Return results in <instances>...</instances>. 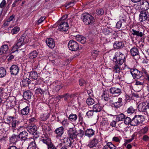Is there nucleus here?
<instances>
[{"instance_id": "nucleus-24", "label": "nucleus", "mask_w": 149, "mask_h": 149, "mask_svg": "<svg viewBox=\"0 0 149 149\" xmlns=\"http://www.w3.org/2000/svg\"><path fill=\"white\" fill-rule=\"evenodd\" d=\"M23 96L25 100H28L31 98L32 96L31 93L29 90L26 91L24 93Z\"/></svg>"}, {"instance_id": "nucleus-12", "label": "nucleus", "mask_w": 149, "mask_h": 149, "mask_svg": "<svg viewBox=\"0 0 149 149\" xmlns=\"http://www.w3.org/2000/svg\"><path fill=\"white\" fill-rule=\"evenodd\" d=\"M69 26L66 22H61L58 26L59 30L62 32H66L68 29Z\"/></svg>"}, {"instance_id": "nucleus-29", "label": "nucleus", "mask_w": 149, "mask_h": 149, "mask_svg": "<svg viewBox=\"0 0 149 149\" xmlns=\"http://www.w3.org/2000/svg\"><path fill=\"white\" fill-rule=\"evenodd\" d=\"M62 142L65 143V146L66 147H71L72 145L71 142L69 138L68 137L65 138L63 139Z\"/></svg>"}, {"instance_id": "nucleus-43", "label": "nucleus", "mask_w": 149, "mask_h": 149, "mask_svg": "<svg viewBox=\"0 0 149 149\" xmlns=\"http://www.w3.org/2000/svg\"><path fill=\"white\" fill-rule=\"evenodd\" d=\"M36 146L35 141H34L31 142L29 144L27 149H36Z\"/></svg>"}, {"instance_id": "nucleus-51", "label": "nucleus", "mask_w": 149, "mask_h": 149, "mask_svg": "<svg viewBox=\"0 0 149 149\" xmlns=\"http://www.w3.org/2000/svg\"><path fill=\"white\" fill-rule=\"evenodd\" d=\"M79 85L81 86H84L86 84V81L83 79H81L79 80Z\"/></svg>"}, {"instance_id": "nucleus-13", "label": "nucleus", "mask_w": 149, "mask_h": 149, "mask_svg": "<svg viewBox=\"0 0 149 149\" xmlns=\"http://www.w3.org/2000/svg\"><path fill=\"white\" fill-rule=\"evenodd\" d=\"M9 69L11 74L16 75L19 72V68L17 65H13L10 67Z\"/></svg>"}, {"instance_id": "nucleus-47", "label": "nucleus", "mask_w": 149, "mask_h": 149, "mask_svg": "<svg viewBox=\"0 0 149 149\" xmlns=\"http://www.w3.org/2000/svg\"><path fill=\"white\" fill-rule=\"evenodd\" d=\"M109 124L107 119V118H104L102 119V121L101 122V125L102 126H105V127H107Z\"/></svg>"}, {"instance_id": "nucleus-46", "label": "nucleus", "mask_w": 149, "mask_h": 149, "mask_svg": "<svg viewBox=\"0 0 149 149\" xmlns=\"http://www.w3.org/2000/svg\"><path fill=\"white\" fill-rule=\"evenodd\" d=\"M118 56H116V53L115 56L113 59V61L115 65H121L119 60L118 59Z\"/></svg>"}, {"instance_id": "nucleus-9", "label": "nucleus", "mask_w": 149, "mask_h": 149, "mask_svg": "<svg viewBox=\"0 0 149 149\" xmlns=\"http://www.w3.org/2000/svg\"><path fill=\"white\" fill-rule=\"evenodd\" d=\"M31 83V80L29 78L24 79L21 83V86L24 87H28L29 89L31 90H33L34 88V86L33 87H29V84Z\"/></svg>"}, {"instance_id": "nucleus-33", "label": "nucleus", "mask_w": 149, "mask_h": 149, "mask_svg": "<svg viewBox=\"0 0 149 149\" xmlns=\"http://www.w3.org/2000/svg\"><path fill=\"white\" fill-rule=\"evenodd\" d=\"M132 33L133 35L136 36L138 37H142L143 35L142 32L136 30L134 29H132Z\"/></svg>"}, {"instance_id": "nucleus-21", "label": "nucleus", "mask_w": 149, "mask_h": 149, "mask_svg": "<svg viewBox=\"0 0 149 149\" xmlns=\"http://www.w3.org/2000/svg\"><path fill=\"white\" fill-rule=\"evenodd\" d=\"M140 5L142 8L143 9L142 11H146L149 9V3L146 1H141Z\"/></svg>"}, {"instance_id": "nucleus-3", "label": "nucleus", "mask_w": 149, "mask_h": 149, "mask_svg": "<svg viewBox=\"0 0 149 149\" xmlns=\"http://www.w3.org/2000/svg\"><path fill=\"white\" fill-rule=\"evenodd\" d=\"M23 128L22 127H20L19 128H17V129H14L13 130L14 132H15L17 131V133L19 132V136L20 139L22 141H25L27 138L28 137V133L25 131H24L21 132V129Z\"/></svg>"}, {"instance_id": "nucleus-48", "label": "nucleus", "mask_w": 149, "mask_h": 149, "mask_svg": "<svg viewBox=\"0 0 149 149\" xmlns=\"http://www.w3.org/2000/svg\"><path fill=\"white\" fill-rule=\"evenodd\" d=\"M132 106H131L129 107L127 110V113H128L132 114L135 111L136 109Z\"/></svg>"}, {"instance_id": "nucleus-45", "label": "nucleus", "mask_w": 149, "mask_h": 149, "mask_svg": "<svg viewBox=\"0 0 149 149\" xmlns=\"http://www.w3.org/2000/svg\"><path fill=\"white\" fill-rule=\"evenodd\" d=\"M131 119L130 117H127L124 119V123L126 125H131Z\"/></svg>"}, {"instance_id": "nucleus-7", "label": "nucleus", "mask_w": 149, "mask_h": 149, "mask_svg": "<svg viewBox=\"0 0 149 149\" xmlns=\"http://www.w3.org/2000/svg\"><path fill=\"white\" fill-rule=\"evenodd\" d=\"M139 15V20L141 22H143L146 20H149V13L146 11H141Z\"/></svg>"}, {"instance_id": "nucleus-25", "label": "nucleus", "mask_w": 149, "mask_h": 149, "mask_svg": "<svg viewBox=\"0 0 149 149\" xmlns=\"http://www.w3.org/2000/svg\"><path fill=\"white\" fill-rule=\"evenodd\" d=\"M113 46L114 48L118 49L122 48L124 46V44L121 41H116Z\"/></svg>"}, {"instance_id": "nucleus-27", "label": "nucleus", "mask_w": 149, "mask_h": 149, "mask_svg": "<svg viewBox=\"0 0 149 149\" xmlns=\"http://www.w3.org/2000/svg\"><path fill=\"white\" fill-rule=\"evenodd\" d=\"M8 50V46L6 45H4L0 48V54H6Z\"/></svg>"}, {"instance_id": "nucleus-6", "label": "nucleus", "mask_w": 149, "mask_h": 149, "mask_svg": "<svg viewBox=\"0 0 149 149\" xmlns=\"http://www.w3.org/2000/svg\"><path fill=\"white\" fill-rule=\"evenodd\" d=\"M68 46L70 50L72 51H76L79 49L78 43L73 40H70L68 44Z\"/></svg>"}, {"instance_id": "nucleus-4", "label": "nucleus", "mask_w": 149, "mask_h": 149, "mask_svg": "<svg viewBox=\"0 0 149 149\" xmlns=\"http://www.w3.org/2000/svg\"><path fill=\"white\" fill-rule=\"evenodd\" d=\"M130 72L133 78L134 79H139L143 75V73L141 71H139L136 68L131 69Z\"/></svg>"}, {"instance_id": "nucleus-52", "label": "nucleus", "mask_w": 149, "mask_h": 149, "mask_svg": "<svg viewBox=\"0 0 149 149\" xmlns=\"http://www.w3.org/2000/svg\"><path fill=\"white\" fill-rule=\"evenodd\" d=\"M48 118V117L47 116L46 114H42L41 115L40 119L42 120L45 121Z\"/></svg>"}, {"instance_id": "nucleus-36", "label": "nucleus", "mask_w": 149, "mask_h": 149, "mask_svg": "<svg viewBox=\"0 0 149 149\" xmlns=\"http://www.w3.org/2000/svg\"><path fill=\"white\" fill-rule=\"evenodd\" d=\"M116 119L118 121H123L125 118V115L123 113H121L118 115L116 116Z\"/></svg>"}, {"instance_id": "nucleus-49", "label": "nucleus", "mask_w": 149, "mask_h": 149, "mask_svg": "<svg viewBox=\"0 0 149 149\" xmlns=\"http://www.w3.org/2000/svg\"><path fill=\"white\" fill-rule=\"evenodd\" d=\"M19 28L18 26H15L12 29L11 32L12 34L17 33L19 30Z\"/></svg>"}, {"instance_id": "nucleus-15", "label": "nucleus", "mask_w": 149, "mask_h": 149, "mask_svg": "<svg viewBox=\"0 0 149 149\" xmlns=\"http://www.w3.org/2000/svg\"><path fill=\"white\" fill-rule=\"evenodd\" d=\"M116 100H113V102L112 103V104L113 106L114 107L116 108H118L123 105L122 99H119L118 102H116Z\"/></svg>"}, {"instance_id": "nucleus-53", "label": "nucleus", "mask_w": 149, "mask_h": 149, "mask_svg": "<svg viewBox=\"0 0 149 149\" xmlns=\"http://www.w3.org/2000/svg\"><path fill=\"white\" fill-rule=\"evenodd\" d=\"M123 22L121 20L118 22L116 25V27L118 29H120L122 26Z\"/></svg>"}, {"instance_id": "nucleus-50", "label": "nucleus", "mask_w": 149, "mask_h": 149, "mask_svg": "<svg viewBox=\"0 0 149 149\" xmlns=\"http://www.w3.org/2000/svg\"><path fill=\"white\" fill-rule=\"evenodd\" d=\"M106 145L110 149H116V147L112 144L111 142H108L107 143Z\"/></svg>"}, {"instance_id": "nucleus-38", "label": "nucleus", "mask_w": 149, "mask_h": 149, "mask_svg": "<svg viewBox=\"0 0 149 149\" xmlns=\"http://www.w3.org/2000/svg\"><path fill=\"white\" fill-rule=\"evenodd\" d=\"M108 93V91L105 90L103 92L102 95V98H103L105 101H107L109 99V95Z\"/></svg>"}, {"instance_id": "nucleus-14", "label": "nucleus", "mask_w": 149, "mask_h": 149, "mask_svg": "<svg viewBox=\"0 0 149 149\" xmlns=\"http://www.w3.org/2000/svg\"><path fill=\"white\" fill-rule=\"evenodd\" d=\"M116 56H118V59L119 62L120 63L121 65L125 62V56L123 54H122L120 52H118L116 53Z\"/></svg>"}, {"instance_id": "nucleus-57", "label": "nucleus", "mask_w": 149, "mask_h": 149, "mask_svg": "<svg viewBox=\"0 0 149 149\" xmlns=\"http://www.w3.org/2000/svg\"><path fill=\"white\" fill-rule=\"evenodd\" d=\"M6 3V1L5 0H3L0 4V8H2L5 7Z\"/></svg>"}, {"instance_id": "nucleus-32", "label": "nucleus", "mask_w": 149, "mask_h": 149, "mask_svg": "<svg viewBox=\"0 0 149 149\" xmlns=\"http://www.w3.org/2000/svg\"><path fill=\"white\" fill-rule=\"evenodd\" d=\"M123 76V74L122 72L119 73H115L113 74V77L118 80L122 79Z\"/></svg>"}, {"instance_id": "nucleus-34", "label": "nucleus", "mask_w": 149, "mask_h": 149, "mask_svg": "<svg viewBox=\"0 0 149 149\" xmlns=\"http://www.w3.org/2000/svg\"><path fill=\"white\" fill-rule=\"evenodd\" d=\"M20 122L19 121L16 120L15 119L12 122V128L13 130L14 129H17V128L16 127L18 126V125L19 124Z\"/></svg>"}, {"instance_id": "nucleus-17", "label": "nucleus", "mask_w": 149, "mask_h": 149, "mask_svg": "<svg viewBox=\"0 0 149 149\" xmlns=\"http://www.w3.org/2000/svg\"><path fill=\"white\" fill-rule=\"evenodd\" d=\"M46 42L47 45L51 48H53L54 47L55 43L52 38H49L47 39Z\"/></svg>"}, {"instance_id": "nucleus-22", "label": "nucleus", "mask_w": 149, "mask_h": 149, "mask_svg": "<svg viewBox=\"0 0 149 149\" xmlns=\"http://www.w3.org/2000/svg\"><path fill=\"white\" fill-rule=\"evenodd\" d=\"M38 53L36 51H34L30 53L28 57L30 59V61L33 60V63L36 57L37 56Z\"/></svg>"}, {"instance_id": "nucleus-39", "label": "nucleus", "mask_w": 149, "mask_h": 149, "mask_svg": "<svg viewBox=\"0 0 149 149\" xmlns=\"http://www.w3.org/2000/svg\"><path fill=\"white\" fill-rule=\"evenodd\" d=\"M68 118L72 121H75L77 118V116L75 114L71 113L69 115Z\"/></svg>"}, {"instance_id": "nucleus-42", "label": "nucleus", "mask_w": 149, "mask_h": 149, "mask_svg": "<svg viewBox=\"0 0 149 149\" xmlns=\"http://www.w3.org/2000/svg\"><path fill=\"white\" fill-rule=\"evenodd\" d=\"M42 141L44 143L46 144L47 146L52 143L50 139L47 137L43 139Z\"/></svg>"}, {"instance_id": "nucleus-31", "label": "nucleus", "mask_w": 149, "mask_h": 149, "mask_svg": "<svg viewBox=\"0 0 149 149\" xmlns=\"http://www.w3.org/2000/svg\"><path fill=\"white\" fill-rule=\"evenodd\" d=\"M102 109V107L98 104H95L93 107V111L97 112H100Z\"/></svg>"}, {"instance_id": "nucleus-8", "label": "nucleus", "mask_w": 149, "mask_h": 149, "mask_svg": "<svg viewBox=\"0 0 149 149\" xmlns=\"http://www.w3.org/2000/svg\"><path fill=\"white\" fill-rule=\"evenodd\" d=\"M68 134L70 138L72 139H75L78 135V133L75 128H71L68 130Z\"/></svg>"}, {"instance_id": "nucleus-23", "label": "nucleus", "mask_w": 149, "mask_h": 149, "mask_svg": "<svg viewBox=\"0 0 149 149\" xmlns=\"http://www.w3.org/2000/svg\"><path fill=\"white\" fill-rule=\"evenodd\" d=\"M77 41L83 44H84L86 42V38L83 36L77 35L76 36Z\"/></svg>"}, {"instance_id": "nucleus-5", "label": "nucleus", "mask_w": 149, "mask_h": 149, "mask_svg": "<svg viewBox=\"0 0 149 149\" xmlns=\"http://www.w3.org/2000/svg\"><path fill=\"white\" fill-rule=\"evenodd\" d=\"M25 37L22 36L20 37L16 42V44L13 46L12 49L13 52L17 50L21 46L24 45V40Z\"/></svg>"}, {"instance_id": "nucleus-60", "label": "nucleus", "mask_w": 149, "mask_h": 149, "mask_svg": "<svg viewBox=\"0 0 149 149\" xmlns=\"http://www.w3.org/2000/svg\"><path fill=\"white\" fill-rule=\"evenodd\" d=\"M93 111L91 110L89 111L88 112H87L86 113V115L87 116H88V117L90 116H91L93 115Z\"/></svg>"}, {"instance_id": "nucleus-37", "label": "nucleus", "mask_w": 149, "mask_h": 149, "mask_svg": "<svg viewBox=\"0 0 149 149\" xmlns=\"http://www.w3.org/2000/svg\"><path fill=\"white\" fill-rule=\"evenodd\" d=\"M105 33L107 34L114 35L115 31L111 29L110 28H106L104 29Z\"/></svg>"}, {"instance_id": "nucleus-59", "label": "nucleus", "mask_w": 149, "mask_h": 149, "mask_svg": "<svg viewBox=\"0 0 149 149\" xmlns=\"http://www.w3.org/2000/svg\"><path fill=\"white\" fill-rule=\"evenodd\" d=\"M48 149H57L55 146L52 143L48 146Z\"/></svg>"}, {"instance_id": "nucleus-64", "label": "nucleus", "mask_w": 149, "mask_h": 149, "mask_svg": "<svg viewBox=\"0 0 149 149\" xmlns=\"http://www.w3.org/2000/svg\"><path fill=\"white\" fill-rule=\"evenodd\" d=\"M7 149H19L17 147L15 146H10Z\"/></svg>"}, {"instance_id": "nucleus-58", "label": "nucleus", "mask_w": 149, "mask_h": 149, "mask_svg": "<svg viewBox=\"0 0 149 149\" xmlns=\"http://www.w3.org/2000/svg\"><path fill=\"white\" fill-rule=\"evenodd\" d=\"M144 84V82H140L137 80L135 81V85L137 86H142Z\"/></svg>"}, {"instance_id": "nucleus-20", "label": "nucleus", "mask_w": 149, "mask_h": 149, "mask_svg": "<svg viewBox=\"0 0 149 149\" xmlns=\"http://www.w3.org/2000/svg\"><path fill=\"white\" fill-rule=\"evenodd\" d=\"M64 128L61 127L56 128L54 132L57 135V137H61L64 133Z\"/></svg>"}, {"instance_id": "nucleus-44", "label": "nucleus", "mask_w": 149, "mask_h": 149, "mask_svg": "<svg viewBox=\"0 0 149 149\" xmlns=\"http://www.w3.org/2000/svg\"><path fill=\"white\" fill-rule=\"evenodd\" d=\"M6 73V71L5 69L2 67L0 68V78L4 77Z\"/></svg>"}, {"instance_id": "nucleus-16", "label": "nucleus", "mask_w": 149, "mask_h": 149, "mask_svg": "<svg viewBox=\"0 0 149 149\" xmlns=\"http://www.w3.org/2000/svg\"><path fill=\"white\" fill-rule=\"evenodd\" d=\"M28 131L30 134H34L37 130V128L35 125H29L27 127Z\"/></svg>"}, {"instance_id": "nucleus-56", "label": "nucleus", "mask_w": 149, "mask_h": 149, "mask_svg": "<svg viewBox=\"0 0 149 149\" xmlns=\"http://www.w3.org/2000/svg\"><path fill=\"white\" fill-rule=\"evenodd\" d=\"M79 132L78 133V135H79L81 137H82L84 135L85 132L81 130H79L78 131Z\"/></svg>"}, {"instance_id": "nucleus-62", "label": "nucleus", "mask_w": 149, "mask_h": 149, "mask_svg": "<svg viewBox=\"0 0 149 149\" xmlns=\"http://www.w3.org/2000/svg\"><path fill=\"white\" fill-rule=\"evenodd\" d=\"M45 18L44 17H41L38 21L37 23V24H39L41 23L45 20Z\"/></svg>"}, {"instance_id": "nucleus-26", "label": "nucleus", "mask_w": 149, "mask_h": 149, "mask_svg": "<svg viewBox=\"0 0 149 149\" xmlns=\"http://www.w3.org/2000/svg\"><path fill=\"white\" fill-rule=\"evenodd\" d=\"M38 77V74L35 71H32L29 72V77L32 79L36 80Z\"/></svg>"}, {"instance_id": "nucleus-41", "label": "nucleus", "mask_w": 149, "mask_h": 149, "mask_svg": "<svg viewBox=\"0 0 149 149\" xmlns=\"http://www.w3.org/2000/svg\"><path fill=\"white\" fill-rule=\"evenodd\" d=\"M86 103L88 106L92 105L95 103V101L93 99L89 97L86 100Z\"/></svg>"}, {"instance_id": "nucleus-10", "label": "nucleus", "mask_w": 149, "mask_h": 149, "mask_svg": "<svg viewBox=\"0 0 149 149\" xmlns=\"http://www.w3.org/2000/svg\"><path fill=\"white\" fill-rule=\"evenodd\" d=\"M109 92L112 95H119L122 93V89L117 87H112L109 89Z\"/></svg>"}, {"instance_id": "nucleus-40", "label": "nucleus", "mask_w": 149, "mask_h": 149, "mask_svg": "<svg viewBox=\"0 0 149 149\" xmlns=\"http://www.w3.org/2000/svg\"><path fill=\"white\" fill-rule=\"evenodd\" d=\"M121 65H115V66L113 68V71L115 73H117L121 72L120 71L121 69Z\"/></svg>"}, {"instance_id": "nucleus-11", "label": "nucleus", "mask_w": 149, "mask_h": 149, "mask_svg": "<svg viewBox=\"0 0 149 149\" xmlns=\"http://www.w3.org/2000/svg\"><path fill=\"white\" fill-rule=\"evenodd\" d=\"M148 103L147 102H143L139 104L138 108L139 111L141 112H146L148 107Z\"/></svg>"}, {"instance_id": "nucleus-1", "label": "nucleus", "mask_w": 149, "mask_h": 149, "mask_svg": "<svg viewBox=\"0 0 149 149\" xmlns=\"http://www.w3.org/2000/svg\"><path fill=\"white\" fill-rule=\"evenodd\" d=\"M83 22L86 25H92L95 22L94 17L91 15L85 13L82 15V17Z\"/></svg>"}, {"instance_id": "nucleus-54", "label": "nucleus", "mask_w": 149, "mask_h": 149, "mask_svg": "<svg viewBox=\"0 0 149 149\" xmlns=\"http://www.w3.org/2000/svg\"><path fill=\"white\" fill-rule=\"evenodd\" d=\"M104 13V11L102 9H100L96 10V14L98 15H101Z\"/></svg>"}, {"instance_id": "nucleus-2", "label": "nucleus", "mask_w": 149, "mask_h": 149, "mask_svg": "<svg viewBox=\"0 0 149 149\" xmlns=\"http://www.w3.org/2000/svg\"><path fill=\"white\" fill-rule=\"evenodd\" d=\"M144 120L143 116L142 115H135L131 119V125L136 126L138 125L141 124Z\"/></svg>"}, {"instance_id": "nucleus-35", "label": "nucleus", "mask_w": 149, "mask_h": 149, "mask_svg": "<svg viewBox=\"0 0 149 149\" xmlns=\"http://www.w3.org/2000/svg\"><path fill=\"white\" fill-rule=\"evenodd\" d=\"M30 108L29 106H27L21 110V113L24 115H27L29 113Z\"/></svg>"}, {"instance_id": "nucleus-55", "label": "nucleus", "mask_w": 149, "mask_h": 149, "mask_svg": "<svg viewBox=\"0 0 149 149\" xmlns=\"http://www.w3.org/2000/svg\"><path fill=\"white\" fill-rule=\"evenodd\" d=\"M122 99L121 97H119L117 96H114L111 97V99L110 100V101L111 102H113V100L116 99V102H118L119 99Z\"/></svg>"}, {"instance_id": "nucleus-19", "label": "nucleus", "mask_w": 149, "mask_h": 149, "mask_svg": "<svg viewBox=\"0 0 149 149\" xmlns=\"http://www.w3.org/2000/svg\"><path fill=\"white\" fill-rule=\"evenodd\" d=\"M98 143V140L94 138L90 141L89 143L87 146L91 148L96 146Z\"/></svg>"}, {"instance_id": "nucleus-18", "label": "nucleus", "mask_w": 149, "mask_h": 149, "mask_svg": "<svg viewBox=\"0 0 149 149\" xmlns=\"http://www.w3.org/2000/svg\"><path fill=\"white\" fill-rule=\"evenodd\" d=\"M19 139V135L16 134H13L10 138V141L14 144H15Z\"/></svg>"}, {"instance_id": "nucleus-63", "label": "nucleus", "mask_w": 149, "mask_h": 149, "mask_svg": "<svg viewBox=\"0 0 149 149\" xmlns=\"http://www.w3.org/2000/svg\"><path fill=\"white\" fill-rule=\"evenodd\" d=\"M148 127H145L142 129L141 132L143 134H145L147 132L148 130Z\"/></svg>"}, {"instance_id": "nucleus-61", "label": "nucleus", "mask_w": 149, "mask_h": 149, "mask_svg": "<svg viewBox=\"0 0 149 149\" xmlns=\"http://www.w3.org/2000/svg\"><path fill=\"white\" fill-rule=\"evenodd\" d=\"M15 119V118L14 117H11L9 116L7 118V120L8 122H9V123H10L11 121H12V122L13 121V120Z\"/></svg>"}, {"instance_id": "nucleus-30", "label": "nucleus", "mask_w": 149, "mask_h": 149, "mask_svg": "<svg viewBox=\"0 0 149 149\" xmlns=\"http://www.w3.org/2000/svg\"><path fill=\"white\" fill-rule=\"evenodd\" d=\"M132 55L133 56L137 55L139 54V50L137 48L134 47L132 48L130 51Z\"/></svg>"}, {"instance_id": "nucleus-28", "label": "nucleus", "mask_w": 149, "mask_h": 149, "mask_svg": "<svg viewBox=\"0 0 149 149\" xmlns=\"http://www.w3.org/2000/svg\"><path fill=\"white\" fill-rule=\"evenodd\" d=\"M95 131L92 129H87L85 132V135L90 137L94 135Z\"/></svg>"}]
</instances>
